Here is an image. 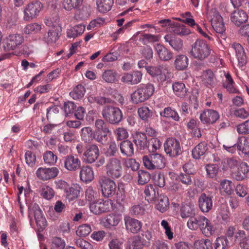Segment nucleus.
Here are the masks:
<instances>
[{
  "label": "nucleus",
  "instance_id": "nucleus-9",
  "mask_svg": "<svg viewBox=\"0 0 249 249\" xmlns=\"http://www.w3.org/2000/svg\"><path fill=\"white\" fill-rule=\"evenodd\" d=\"M42 8V4L37 0L32 1L26 5L23 10L24 20L29 21L36 18Z\"/></svg>",
  "mask_w": 249,
  "mask_h": 249
},
{
  "label": "nucleus",
  "instance_id": "nucleus-18",
  "mask_svg": "<svg viewBox=\"0 0 249 249\" xmlns=\"http://www.w3.org/2000/svg\"><path fill=\"white\" fill-rule=\"evenodd\" d=\"M81 161L77 156H67L64 160L65 168L69 171H76L81 168Z\"/></svg>",
  "mask_w": 249,
  "mask_h": 249
},
{
  "label": "nucleus",
  "instance_id": "nucleus-50",
  "mask_svg": "<svg viewBox=\"0 0 249 249\" xmlns=\"http://www.w3.org/2000/svg\"><path fill=\"white\" fill-rule=\"evenodd\" d=\"M194 246L196 249H212V242L208 239H201L196 241L194 243Z\"/></svg>",
  "mask_w": 249,
  "mask_h": 249
},
{
  "label": "nucleus",
  "instance_id": "nucleus-62",
  "mask_svg": "<svg viewBox=\"0 0 249 249\" xmlns=\"http://www.w3.org/2000/svg\"><path fill=\"white\" fill-rule=\"evenodd\" d=\"M233 115L239 118L246 119L249 117V109L243 107L235 109L233 111Z\"/></svg>",
  "mask_w": 249,
  "mask_h": 249
},
{
  "label": "nucleus",
  "instance_id": "nucleus-53",
  "mask_svg": "<svg viewBox=\"0 0 249 249\" xmlns=\"http://www.w3.org/2000/svg\"><path fill=\"white\" fill-rule=\"evenodd\" d=\"M58 37V33L56 30L53 29L50 30L47 35L44 37V39L48 44L55 42Z\"/></svg>",
  "mask_w": 249,
  "mask_h": 249
},
{
  "label": "nucleus",
  "instance_id": "nucleus-35",
  "mask_svg": "<svg viewBox=\"0 0 249 249\" xmlns=\"http://www.w3.org/2000/svg\"><path fill=\"white\" fill-rule=\"evenodd\" d=\"M80 190L81 187L77 184H73L71 186H70L66 193L67 197L70 201L73 200L78 197Z\"/></svg>",
  "mask_w": 249,
  "mask_h": 249
},
{
  "label": "nucleus",
  "instance_id": "nucleus-55",
  "mask_svg": "<svg viewBox=\"0 0 249 249\" xmlns=\"http://www.w3.org/2000/svg\"><path fill=\"white\" fill-rule=\"evenodd\" d=\"M140 117L144 121H147L153 114L152 111L148 107H142L138 110Z\"/></svg>",
  "mask_w": 249,
  "mask_h": 249
},
{
  "label": "nucleus",
  "instance_id": "nucleus-56",
  "mask_svg": "<svg viewBox=\"0 0 249 249\" xmlns=\"http://www.w3.org/2000/svg\"><path fill=\"white\" fill-rule=\"evenodd\" d=\"M65 243L61 238L54 237L50 243L51 249H64Z\"/></svg>",
  "mask_w": 249,
  "mask_h": 249
},
{
  "label": "nucleus",
  "instance_id": "nucleus-8",
  "mask_svg": "<svg viewBox=\"0 0 249 249\" xmlns=\"http://www.w3.org/2000/svg\"><path fill=\"white\" fill-rule=\"evenodd\" d=\"M147 72L152 77L158 76V80L162 83L171 76L169 67L166 64H160L156 66L146 67Z\"/></svg>",
  "mask_w": 249,
  "mask_h": 249
},
{
  "label": "nucleus",
  "instance_id": "nucleus-32",
  "mask_svg": "<svg viewBox=\"0 0 249 249\" xmlns=\"http://www.w3.org/2000/svg\"><path fill=\"white\" fill-rule=\"evenodd\" d=\"M172 88L175 95L180 98L185 97L188 92L185 84L182 82H175L173 84Z\"/></svg>",
  "mask_w": 249,
  "mask_h": 249
},
{
  "label": "nucleus",
  "instance_id": "nucleus-37",
  "mask_svg": "<svg viewBox=\"0 0 249 249\" xmlns=\"http://www.w3.org/2000/svg\"><path fill=\"white\" fill-rule=\"evenodd\" d=\"M119 222L120 218L119 217L113 214L107 215L102 220L103 225L107 228L116 226Z\"/></svg>",
  "mask_w": 249,
  "mask_h": 249
},
{
  "label": "nucleus",
  "instance_id": "nucleus-36",
  "mask_svg": "<svg viewBox=\"0 0 249 249\" xmlns=\"http://www.w3.org/2000/svg\"><path fill=\"white\" fill-rule=\"evenodd\" d=\"M202 81L206 86H213L216 82L213 72L210 70L204 71L202 75Z\"/></svg>",
  "mask_w": 249,
  "mask_h": 249
},
{
  "label": "nucleus",
  "instance_id": "nucleus-57",
  "mask_svg": "<svg viewBox=\"0 0 249 249\" xmlns=\"http://www.w3.org/2000/svg\"><path fill=\"white\" fill-rule=\"evenodd\" d=\"M138 183L139 184L143 185L147 183L151 178L150 174L144 170H139L138 172Z\"/></svg>",
  "mask_w": 249,
  "mask_h": 249
},
{
  "label": "nucleus",
  "instance_id": "nucleus-6",
  "mask_svg": "<svg viewBox=\"0 0 249 249\" xmlns=\"http://www.w3.org/2000/svg\"><path fill=\"white\" fill-rule=\"evenodd\" d=\"M154 91V87L152 84H142L131 94V100L135 104L143 102L149 98Z\"/></svg>",
  "mask_w": 249,
  "mask_h": 249
},
{
  "label": "nucleus",
  "instance_id": "nucleus-3",
  "mask_svg": "<svg viewBox=\"0 0 249 249\" xmlns=\"http://www.w3.org/2000/svg\"><path fill=\"white\" fill-rule=\"evenodd\" d=\"M208 19H209L212 24V26L214 30L223 39L226 37L224 33L226 28L223 22L222 17L220 16L217 10L215 8H212L208 10L207 13Z\"/></svg>",
  "mask_w": 249,
  "mask_h": 249
},
{
  "label": "nucleus",
  "instance_id": "nucleus-34",
  "mask_svg": "<svg viewBox=\"0 0 249 249\" xmlns=\"http://www.w3.org/2000/svg\"><path fill=\"white\" fill-rule=\"evenodd\" d=\"M249 171V166L246 162L240 164L239 167L234 175V178L238 181L242 180L247 177V174Z\"/></svg>",
  "mask_w": 249,
  "mask_h": 249
},
{
  "label": "nucleus",
  "instance_id": "nucleus-45",
  "mask_svg": "<svg viewBox=\"0 0 249 249\" xmlns=\"http://www.w3.org/2000/svg\"><path fill=\"white\" fill-rule=\"evenodd\" d=\"M105 155L107 157L112 158L118 153V149L117 144L114 141H111L107 144Z\"/></svg>",
  "mask_w": 249,
  "mask_h": 249
},
{
  "label": "nucleus",
  "instance_id": "nucleus-24",
  "mask_svg": "<svg viewBox=\"0 0 249 249\" xmlns=\"http://www.w3.org/2000/svg\"><path fill=\"white\" fill-rule=\"evenodd\" d=\"M137 148L140 150L148 149L149 147V141L146 135L142 133L136 134L134 140Z\"/></svg>",
  "mask_w": 249,
  "mask_h": 249
},
{
  "label": "nucleus",
  "instance_id": "nucleus-39",
  "mask_svg": "<svg viewBox=\"0 0 249 249\" xmlns=\"http://www.w3.org/2000/svg\"><path fill=\"white\" fill-rule=\"evenodd\" d=\"M208 147L205 142H201L197 144L192 150L193 157L195 159H199L207 151Z\"/></svg>",
  "mask_w": 249,
  "mask_h": 249
},
{
  "label": "nucleus",
  "instance_id": "nucleus-46",
  "mask_svg": "<svg viewBox=\"0 0 249 249\" xmlns=\"http://www.w3.org/2000/svg\"><path fill=\"white\" fill-rule=\"evenodd\" d=\"M168 197L166 196L160 195L159 197V201L156 205V208L161 213H164L168 209Z\"/></svg>",
  "mask_w": 249,
  "mask_h": 249
},
{
  "label": "nucleus",
  "instance_id": "nucleus-29",
  "mask_svg": "<svg viewBox=\"0 0 249 249\" xmlns=\"http://www.w3.org/2000/svg\"><path fill=\"white\" fill-rule=\"evenodd\" d=\"M235 238L239 240V245L241 249H249V235L246 236L244 230H238L235 235Z\"/></svg>",
  "mask_w": 249,
  "mask_h": 249
},
{
  "label": "nucleus",
  "instance_id": "nucleus-31",
  "mask_svg": "<svg viewBox=\"0 0 249 249\" xmlns=\"http://www.w3.org/2000/svg\"><path fill=\"white\" fill-rule=\"evenodd\" d=\"M81 179L84 182L91 181L94 178V173L89 166H83L80 172Z\"/></svg>",
  "mask_w": 249,
  "mask_h": 249
},
{
  "label": "nucleus",
  "instance_id": "nucleus-64",
  "mask_svg": "<svg viewBox=\"0 0 249 249\" xmlns=\"http://www.w3.org/2000/svg\"><path fill=\"white\" fill-rule=\"evenodd\" d=\"M237 131L240 134H249V119L237 126Z\"/></svg>",
  "mask_w": 249,
  "mask_h": 249
},
{
  "label": "nucleus",
  "instance_id": "nucleus-58",
  "mask_svg": "<svg viewBox=\"0 0 249 249\" xmlns=\"http://www.w3.org/2000/svg\"><path fill=\"white\" fill-rule=\"evenodd\" d=\"M44 161L48 164H54L57 161V156L51 151H46L43 156Z\"/></svg>",
  "mask_w": 249,
  "mask_h": 249
},
{
  "label": "nucleus",
  "instance_id": "nucleus-5",
  "mask_svg": "<svg viewBox=\"0 0 249 249\" xmlns=\"http://www.w3.org/2000/svg\"><path fill=\"white\" fill-rule=\"evenodd\" d=\"M143 165L149 170H160L165 166V159L159 153H152L142 158Z\"/></svg>",
  "mask_w": 249,
  "mask_h": 249
},
{
  "label": "nucleus",
  "instance_id": "nucleus-1",
  "mask_svg": "<svg viewBox=\"0 0 249 249\" xmlns=\"http://www.w3.org/2000/svg\"><path fill=\"white\" fill-rule=\"evenodd\" d=\"M187 225L188 228L192 230L196 231L199 229L206 236L212 235L214 231L211 222L204 216L197 215L190 218Z\"/></svg>",
  "mask_w": 249,
  "mask_h": 249
},
{
  "label": "nucleus",
  "instance_id": "nucleus-63",
  "mask_svg": "<svg viewBox=\"0 0 249 249\" xmlns=\"http://www.w3.org/2000/svg\"><path fill=\"white\" fill-rule=\"evenodd\" d=\"M41 25L36 23L27 25L24 29V32L26 34L36 33L41 29Z\"/></svg>",
  "mask_w": 249,
  "mask_h": 249
},
{
  "label": "nucleus",
  "instance_id": "nucleus-52",
  "mask_svg": "<svg viewBox=\"0 0 249 249\" xmlns=\"http://www.w3.org/2000/svg\"><path fill=\"white\" fill-rule=\"evenodd\" d=\"M96 131L102 132L103 133H110L107 125L102 119H97L95 122Z\"/></svg>",
  "mask_w": 249,
  "mask_h": 249
},
{
  "label": "nucleus",
  "instance_id": "nucleus-4",
  "mask_svg": "<svg viewBox=\"0 0 249 249\" xmlns=\"http://www.w3.org/2000/svg\"><path fill=\"white\" fill-rule=\"evenodd\" d=\"M104 168L107 177L115 179L120 178L122 175V163L121 160L117 158H109Z\"/></svg>",
  "mask_w": 249,
  "mask_h": 249
},
{
  "label": "nucleus",
  "instance_id": "nucleus-16",
  "mask_svg": "<svg viewBox=\"0 0 249 249\" xmlns=\"http://www.w3.org/2000/svg\"><path fill=\"white\" fill-rule=\"evenodd\" d=\"M108 201L98 199L90 204L89 208L91 212L95 214H99L109 211Z\"/></svg>",
  "mask_w": 249,
  "mask_h": 249
},
{
  "label": "nucleus",
  "instance_id": "nucleus-41",
  "mask_svg": "<svg viewBox=\"0 0 249 249\" xmlns=\"http://www.w3.org/2000/svg\"><path fill=\"white\" fill-rule=\"evenodd\" d=\"M83 0H63L62 6L67 11L78 8L83 3Z\"/></svg>",
  "mask_w": 249,
  "mask_h": 249
},
{
  "label": "nucleus",
  "instance_id": "nucleus-48",
  "mask_svg": "<svg viewBox=\"0 0 249 249\" xmlns=\"http://www.w3.org/2000/svg\"><path fill=\"white\" fill-rule=\"evenodd\" d=\"M181 216L182 218L194 217L195 214V211L194 206L185 204L182 206L181 209Z\"/></svg>",
  "mask_w": 249,
  "mask_h": 249
},
{
  "label": "nucleus",
  "instance_id": "nucleus-2",
  "mask_svg": "<svg viewBox=\"0 0 249 249\" xmlns=\"http://www.w3.org/2000/svg\"><path fill=\"white\" fill-rule=\"evenodd\" d=\"M211 50L207 42L202 39H197L191 46L190 55L195 59L203 61L211 54Z\"/></svg>",
  "mask_w": 249,
  "mask_h": 249
},
{
  "label": "nucleus",
  "instance_id": "nucleus-17",
  "mask_svg": "<svg viewBox=\"0 0 249 249\" xmlns=\"http://www.w3.org/2000/svg\"><path fill=\"white\" fill-rule=\"evenodd\" d=\"M219 118V115L216 111L213 109H206L200 115L199 119L204 124H213Z\"/></svg>",
  "mask_w": 249,
  "mask_h": 249
},
{
  "label": "nucleus",
  "instance_id": "nucleus-12",
  "mask_svg": "<svg viewBox=\"0 0 249 249\" xmlns=\"http://www.w3.org/2000/svg\"><path fill=\"white\" fill-rule=\"evenodd\" d=\"M23 41V36L20 34L10 35L6 38L3 45V50L6 52L14 50L19 46Z\"/></svg>",
  "mask_w": 249,
  "mask_h": 249
},
{
  "label": "nucleus",
  "instance_id": "nucleus-30",
  "mask_svg": "<svg viewBox=\"0 0 249 249\" xmlns=\"http://www.w3.org/2000/svg\"><path fill=\"white\" fill-rule=\"evenodd\" d=\"M165 40L177 51H180L183 47V41L179 38L175 37L172 35H167L164 36Z\"/></svg>",
  "mask_w": 249,
  "mask_h": 249
},
{
  "label": "nucleus",
  "instance_id": "nucleus-51",
  "mask_svg": "<svg viewBox=\"0 0 249 249\" xmlns=\"http://www.w3.org/2000/svg\"><path fill=\"white\" fill-rule=\"evenodd\" d=\"M160 115L166 118H172L176 121H179V117L178 113L171 108L168 107L164 108L163 112H160Z\"/></svg>",
  "mask_w": 249,
  "mask_h": 249
},
{
  "label": "nucleus",
  "instance_id": "nucleus-25",
  "mask_svg": "<svg viewBox=\"0 0 249 249\" xmlns=\"http://www.w3.org/2000/svg\"><path fill=\"white\" fill-rule=\"evenodd\" d=\"M234 185L231 180L228 179L222 180L219 186V190L222 195H231L234 190Z\"/></svg>",
  "mask_w": 249,
  "mask_h": 249
},
{
  "label": "nucleus",
  "instance_id": "nucleus-22",
  "mask_svg": "<svg viewBox=\"0 0 249 249\" xmlns=\"http://www.w3.org/2000/svg\"><path fill=\"white\" fill-rule=\"evenodd\" d=\"M125 225L127 231L132 233H137L142 228V223L137 219L130 217H125Z\"/></svg>",
  "mask_w": 249,
  "mask_h": 249
},
{
  "label": "nucleus",
  "instance_id": "nucleus-44",
  "mask_svg": "<svg viewBox=\"0 0 249 249\" xmlns=\"http://www.w3.org/2000/svg\"><path fill=\"white\" fill-rule=\"evenodd\" d=\"M85 92V89L84 87L82 85H78L70 93V95L73 99L78 100L84 96Z\"/></svg>",
  "mask_w": 249,
  "mask_h": 249
},
{
  "label": "nucleus",
  "instance_id": "nucleus-19",
  "mask_svg": "<svg viewBox=\"0 0 249 249\" xmlns=\"http://www.w3.org/2000/svg\"><path fill=\"white\" fill-rule=\"evenodd\" d=\"M248 16L246 12L242 9L236 8L231 15V20L235 25L239 26L248 21Z\"/></svg>",
  "mask_w": 249,
  "mask_h": 249
},
{
  "label": "nucleus",
  "instance_id": "nucleus-7",
  "mask_svg": "<svg viewBox=\"0 0 249 249\" xmlns=\"http://www.w3.org/2000/svg\"><path fill=\"white\" fill-rule=\"evenodd\" d=\"M102 115L107 122L113 124H118L123 117L121 110L112 106H105L102 109Z\"/></svg>",
  "mask_w": 249,
  "mask_h": 249
},
{
  "label": "nucleus",
  "instance_id": "nucleus-60",
  "mask_svg": "<svg viewBox=\"0 0 249 249\" xmlns=\"http://www.w3.org/2000/svg\"><path fill=\"white\" fill-rule=\"evenodd\" d=\"M160 39L159 36L153 35L151 34H144L142 37L140 38V40L144 44H146L149 42H155L159 41Z\"/></svg>",
  "mask_w": 249,
  "mask_h": 249
},
{
  "label": "nucleus",
  "instance_id": "nucleus-61",
  "mask_svg": "<svg viewBox=\"0 0 249 249\" xmlns=\"http://www.w3.org/2000/svg\"><path fill=\"white\" fill-rule=\"evenodd\" d=\"M91 231V227L88 224L82 225L78 227L76 233L79 236H86Z\"/></svg>",
  "mask_w": 249,
  "mask_h": 249
},
{
  "label": "nucleus",
  "instance_id": "nucleus-54",
  "mask_svg": "<svg viewBox=\"0 0 249 249\" xmlns=\"http://www.w3.org/2000/svg\"><path fill=\"white\" fill-rule=\"evenodd\" d=\"M229 241L226 237L221 236L216 238L215 242V249H228Z\"/></svg>",
  "mask_w": 249,
  "mask_h": 249
},
{
  "label": "nucleus",
  "instance_id": "nucleus-43",
  "mask_svg": "<svg viewBox=\"0 0 249 249\" xmlns=\"http://www.w3.org/2000/svg\"><path fill=\"white\" fill-rule=\"evenodd\" d=\"M188 65V59L184 55H179L176 57L175 61L176 68L178 70H183L186 69Z\"/></svg>",
  "mask_w": 249,
  "mask_h": 249
},
{
  "label": "nucleus",
  "instance_id": "nucleus-38",
  "mask_svg": "<svg viewBox=\"0 0 249 249\" xmlns=\"http://www.w3.org/2000/svg\"><path fill=\"white\" fill-rule=\"evenodd\" d=\"M114 3L113 0H97V8L101 13H106L109 11Z\"/></svg>",
  "mask_w": 249,
  "mask_h": 249
},
{
  "label": "nucleus",
  "instance_id": "nucleus-42",
  "mask_svg": "<svg viewBox=\"0 0 249 249\" xmlns=\"http://www.w3.org/2000/svg\"><path fill=\"white\" fill-rule=\"evenodd\" d=\"M85 30V26L80 24L68 29L67 36L70 38H75L83 33Z\"/></svg>",
  "mask_w": 249,
  "mask_h": 249
},
{
  "label": "nucleus",
  "instance_id": "nucleus-49",
  "mask_svg": "<svg viewBox=\"0 0 249 249\" xmlns=\"http://www.w3.org/2000/svg\"><path fill=\"white\" fill-rule=\"evenodd\" d=\"M239 141L240 143H238L237 150L241 151L245 154H249V138H240Z\"/></svg>",
  "mask_w": 249,
  "mask_h": 249
},
{
  "label": "nucleus",
  "instance_id": "nucleus-47",
  "mask_svg": "<svg viewBox=\"0 0 249 249\" xmlns=\"http://www.w3.org/2000/svg\"><path fill=\"white\" fill-rule=\"evenodd\" d=\"M117 73L113 70H105L102 75V77L103 80L107 83H113L116 81Z\"/></svg>",
  "mask_w": 249,
  "mask_h": 249
},
{
  "label": "nucleus",
  "instance_id": "nucleus-21",
  "mask_svg": "<svg viewBox=\"0 0 249 249\" xmlns=\"http://www.w3.org/2000/svg\"><path fill=\"white\" fill-rule=\"evenodd\" d=\"M198 205L200 210L203 213L209 212L213 207L212 198L205 193L200 195L198 199Z\"/></svg>",
  "mask_w": 249,
  "mask_h": 249
},
{
  "label": "nucleus",
  "instance_id": "nucleus-40",
  "mask_svg": "<svg viewBox=\"0 0 249 249\" xmlns=\"http://www.w3.org/2000/svg\"><path fill=\"white\" fill-rule=\"evenodd\" d=\"M172 32L180 36H184L189 35L191 33L190 30L186 28L184 25L174 23L172 26Z\"/></svg>",
  "mask_w": 249,
  "mask_h": 249
},
{
  "label": "nucleus",
  "instance_id": "nucleus-14",
  "mask_svg": "<svg viewBox=\"0 0 249 249\" xmlns=\"http://www.w3.org/2000/svg\"><path fill=\"white\" fill-rule=\"evenodd\" d=\"M99 156V150L95 144L89 145L83 154L84 161L88 163L94 162Z\"/></svg>",
  "mask_w": 249,
  "mask_h": 249
},
{
  "label": "nucleus",
  "instance_id": "nucleus-11",
  "mask_svg": "<svg viewBox=\"0 0 249 249\" xmlns=\"http://www.w3.org/2000/svg\"><path fill=\"white\" fill-rule=\"evenodd\" d=\"M164 147L165 153L170 157H177L182 152L180 142L175 138H168L164 143Z\"/></svg>",
  "mask_w": 249,
  "mask_h": 249
},
{
  "label": "nucleus",
  "instance_id": "nucleus-23",
  "mask_svg": "<svg viewBox=\"0 0 249 249\" xmlns=\"http://www.w3.org/2000/svg\"><path fill=\"white\" fill-rule=\"evenodd\" d=\"M231 48L235 52L239 66H244L247 63V57L243 47L238 43H234L232 45Z\"/></svg>",
  "mask_w": 249,
  "mask_h": 249
},
{
  "label": "nucleus",
  "instance_id": "nucleus-13",
  "mask_svg": "<svg viewBox=\"0 0 249 249\" xmlns=\"http://www.w3.org/2000/svg\"><path fill=\"white\" fill-rule=\"evenodd\" d=\"M59 172L58 169L56 167L48 168L40 167L37 170L36 175L41 180H48L55 178Z\"/></svg>",
  "mask_w": 249,
  "mask_h": 249
},
{
  "label": "nucleus",
  "instance_id": "nucleus-15",
  "mask_svg": "<svg viewBox=\"0 0 249 249\" xmlns=\"http://www.w3.org/2000/svg\"><path fill=\"white\" fill-rule=\"evenodd\" d=\"M30 213H33L34 215L36 225L40 229H43L46 226V220L42 215V212L39 206L36 204L30 208Z\"/></svg>",
  "mask_w": 249,
  "mask_h": 249
},
{
  "label": "nucleus",
  "instance_id": "nucleus-26",
  "mask_svg": "<svg viewBox=\"0 0 249 249\" xmlns=\"http://www.w3.org/2000/svg\"><path fill=\"white\" fill-rule=\"evenodd\" d=\"M120 149L122 155L127 157H132L134 154V145L130 141H122L120 144Z\"/></svg>",
  "mask_w": 249,
  "mask_h": 249
},
{
  "label": "nucleus",
  "instance_id": "nucleus-59",
  "mask_svg": "<svg viewBox=\"0 0 249 249\" xmlns=\"http://www.w3.org/2000/svg\"><path fill=\"white\" fill-rule=\"evenodd\" d=\"M86 199L89 202L95 201L98 196L97 192L92 187H89L85 191Z\"/></svg>",
  "mask_w": 249,
  "mask_h": 249
},
{
  "label": "nucleus",
  "instance_id": "nucleus-28",
  "mask_svg": "<svg viewBox=\"0 0 249 249\" xmlns=\"http://www.w3.org/2000/svg\"><path fill=\"white\" fill-rule=\"evenodd\" d=\"M144 193L145 200L148 202H152L155 200L159 196L157 188L152 185H147L145 187Z\"/></svg>",
  "mask_w": 249,
  "mask_h": 249
},
{
  "label": "nucleus",
  "instance_id": "nucleus-20",
  "mask_svg": "<svg viewBox=\"0 0 249 249\" xmlns=\"http://www.w3.org/2000/svg\"><path fill=\"white\" fill-rule=\"evenodd\" d=\"M142 78V73L139 71L132 73H125L122 77L121 81L128 85H135L140 83Z\"/></svg>",
  "mask_w": 249,
  "mask_h": 249
},
{
  "label": "nucleus",
  "instance_id": "nucleus-10",
  "mask_svg": "<svg viewBox=\"0 0 249 249\" xmlns=\"http://www.w3.org/2000/svg\"><path fill=\"white\" fill-rule=\"evenodd\" d=\"M98 182L101 188L102 194L105 197H110L115 194L116 184L112 178L103 176L100 178Z\"/></svg>",
  "mask_w": 249,
  "mask_h": 249
},
{
  "label": "nucleus",
  "instance_id": "nucleus-33",
  "mask_svg": "<svg viewBox=\"0 0 249 249\" xmlns=\"http://www.w3.org/2000/svg\"><path fill=\"white\" fill-rule=\"evenodd\" d=\"M95 136V132L89 126L85 127L81 130V137L83 141L86 143H90Z\"/></svg>",
  "mask_w": 249,
  "mask_h": 249
},
{
  "label": "nucleus",
  "instance_id": "nucleus-27",
  "mask_svg": "<svg viewBox=\"0 0 249 249\" xmlns=\"http://www.w3.org/2000/svg\"><path fill=\"white\" fill-rule=\"evenodd\" d=\"M155 49L160 59L162 61H168L172 58V53L167 48L160 44L155 46Z\"/></svg>",
  "mask_w": 249,
  "mask_h": 249
}]
</instances>
